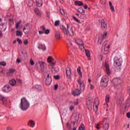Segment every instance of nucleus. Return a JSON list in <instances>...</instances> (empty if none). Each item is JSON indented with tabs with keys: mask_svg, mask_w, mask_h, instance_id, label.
<instances>
[{
	"mask_svg": "<svg viewBox=\"0 0 130 130\" xmlns=\"http://www.w3.org/2000/svg\"><path fill=\"white\" fill-rule=\"evenodd\" d=\"M30 107V103L25 98H22L20 100V103L19 104V108L23 111H26Z\"/></svg>",
	"mask_w": 130,
	"mask_h": 130,
	"instance_id": "obj_1",
	"label": "nucleus"
},
{
	"mask_svg": "<svg viewBox=\"0 0 130 130\" xmlns=\"http://www.w3.org/2000/svg\"><path fill=\"white\" fill-rule=\"evenodd\" d=\"M36 67L38 70L43 72L47 69V63L45 61L39 60L36 63Z\"/></svg>",
	"mask_w": 130,
	"mask_h": 130,
	"instance_id": "obj_2",
	"label": "nucleus"
},
{
	"mask_svg": "<svg viewBox=\"0 0 130 130\" xmlns=\"http://www.w3.org/2000/svg\"><path fill=\"white\" fill-rule=\"evenodd\" d=\"M44 77L46 80V84L48 85L51 83V75L50 74V72L47 70L44 73Z\"/></svg>",
	"mask_w": 130,
	"mask_h": 130,
	"instance_id": "obj_3",
	"label": "nucleus"
},
{
	"mask_svg": "<svg viewBox=\"0 0 130 130\" xmlns=\"http://www.w3.org/2000/svg\"><path fill=\"white\" fill-rule=\"evenodd\" d=\"M122 63H123V62L122 61V59L121 58H119L118 60H115L114 62V65L115 67H117L119 71L122 70V68H121V66H122Z\"/></svg>",
	"mask_w": 130,
	"mask_h": 130,
	"instance_id": "obj_4",
	"label": "nucleus"
},
{
	"mask_svg": "<svg viewBox=\"0 0 130 130\" xmlns=\"http://www.w3.org/2000/svg\"><path fill=\"white\" fill-rule=\"evenodd\" d=\"M101 86L103 88L108 86V77L107 76H104L101 81Z\"/></svg>",
	"mask_w": 130,
	"mask_h": 130,
	"instance_id": "obj_5",
	"label": "nucleus"
},
{
	"mask_svg": "<svg viewBox=\"0 0 130 130\" xmlns=\"http://www.w3.org/2000/svg\"><path fill=\"white\" fill-rule=\"evenodd\" d=\"M112 83L114 84V86L117 87L122 84V80L120 78H115L113 79Z\"/></svg>",
	"mask_w": 130,
	"mask_h": 130,
	"instance_id": "obj_6",
	"label": "nucleus"
},
{
	"mask_svg": "<svg viewBox=\"0 0 130 130\" xmlns=\"http://www.w3.org/2000/svg\"><path fill=\"white\" fill-rule=\"evenodd\" d=\"M108 32L107 31H106L104 32V34L102 35H100L99 36V39L98 40V44H102L103 40L106 38L107 36Z\"/></svg>",
	"mask_w": 130,
	"mask_h": 130,
	"instance_id": "obj_7",
	"label": "nucleus"
},
{
	"mask_svg": "<svg viewBox=\"0 0 130 130\" xmlns=\"http://www.w3.org/2000/svg\"><path fill=\"white\" fill-rule=\"evenodd\" d=\"M47 61L49 63L48 65V67L50 68V67L52 66H54L56 62L54 61V59L52 57V56H50L48 57L47 59Z\"/></svg>",
	"mask_w": 130,
	"mask_h": 130,
	"instance_id": "obj_8",
	"label": "nucleus"
},
{
	"mask_svg": "<svg viewBox=\"0 0 130 130\" xmlns=\"http://www.w3.org/2000/svg\"><path fill=\"white\" fill-rule=\"evenodd\" d=\"M23 31L24 32V34H29L30 33V26L29 23H26L23 27Z\"/></svg>",
	"mask_w": 130,
	"mask_h": 130,
	"instance_id": "obj_9",
	"label": "nucleus"
},
{
	"mask_svg": "<svg viewBox=\"0 0 130 130\" xmlns=\"http://www.w3.org/2000/svg\"><path fill=\"white\" fill-rule=\"evenodd\" d=\"M67 31L68 34L66 35L74 36V30H73V27L71 26L70 25L67 24Z\"/></svg>",
	"mask_w": 130,
	"mask_h": 130,
	"instance_id": "obj_10",
	"label": "nucleus"
},
{
	"mask_svg": "<svg viewBox=\"0 0 130 130\" xmlns=\"http://www.w3.org/2000/svg\"><path fill=\"white\" fill-rule=\"evenodd\" d=\"M99 23L101 24V28L103 30H106L107 29V23L105 21L104 19L99 20Z\"/></svg>",
	"mask_w": 130,
	"mask_h": 130,
	"instance_id": "obj_11",
	"label": "nucleus"
},
{
	"mask_svg": "<svg viewBox=\"0 0 130 130\" xmlns=\"http://www.w3.org/2000/svg\"><path fill=\"white\" fill-rule=\"evenodd\" d=\"M104 67L106 69V72L107 75H110V74H111V71L109 68V64H108V62H107V61H105Z\"/></svg>",
	"mask_w": 130,
	"mask_h": 130,
	"instance_id": "obj_12",
	"label": "nucleus"
},
{
	"mask_svg": "<svg viewBox=\"0 0 130 130\" xmlns=\"http://www.w3.org/2000/svg\"><path fill=\"white\" fill-rule=\"evenodd\" d=\"M66 76L68 79L72 80V72L69 67L66 68Z\"/></svg>",
	"mask_w": 130,
	"mask_h": 130,
	"instance_id": "obj_13",
	"label": "nucleus"
},
{
	"mask_svg": "<svg viewBox=\"0 0 130 130\" xmlns=\"http://www.w3.org/2000/svg\"><path fill=\"white\" fill-rule=\"evenodd\" d=\"M93 104V103L92 102V100H87L86 101V105L88 109L89 110H92V105Z\"/></svg>",
	"mask_w": 130,
	"mask_h": 130,
	"instance_id": "obj_14",
	"label": "nucleus"
},
{
	"mask_svg": "<svg viewBox=\"0 0 130 130\" xmlns=\"http://www.w3.org/2000/svg\"><path fill=\"white\" fill-rule=\"evenodd\" d=\"M2 91L4 93H8V92H11L12 91V89L9 85H6L3 88H2Z\"/></svg>",
	"mask_w": 130,
	"mask_h": 130,
	"instance_id": "obj_15",
	"label": "nucleus"
},
{
	"mask_svg": "<svg viewBox=\"0 0 130 130\" xmlns=\"http://www.w3.org/2000/svg\"><path fill=\"white\" fill-rule=\"evenodd\" d=\"M110 47V46L109 45H107V46L102 47V50L103 51H104V54H108V53H109Z\"/></svg>",
	"mask_w": 130,
	"mask_h": 130,
	"instance_id": "obj_16",
	"label": "nucleus"
},
{
	"mask_svg": "<svg viewBox=\"0 0 130 130\" xmlns=\"http://www.w3.org/2000/svg\"><path fill=\"white\" fill-rule=\"evenodd\" d=\"M27 124L28 126L33 128L35 126V121L34 120L29 119L28 121Z\"/></svg>",
	"mask_w": 130,
	"mask_h": 130,
	"instance_id": "obj_17",
	"label": "nucleus"
},
{
	"mask_svg": "<svg viewBox=\"0 0 130 130\" xmlns=\"http://www.w3.org/2000/svg\"><path fill=\"white\" fill-rule=\"evenodd\" d=\"M49 68L53 73H58V72H59V68L58 67H54L53 65H52Z\"/></svg>",
	"mask_w": 130,
	"mask_h": 130,
	"instance_id": "obj_18",
	"label": "nucleus"
},
{
	"mask_svg": "<svg viewBox=\"0 0 130 130\" xmlns=\"http://www.w3.org/2000/svg\"><path fill=\"white\" fill-rule=\"evenodd\" d=\"M16 72V70L13 69H9V71L7 73V77H12L14 75V73Z\"/></svg>",
	"mask_w": 130,
	"mask_h": 130,
	"instance_id": "obj_19",
	"label": "nucleus"
},
{
	"mask_svg": "<svg viewBox=\"0 0 130 130\" xmlns=\"http://www.w3.org/2000/svg\"><path fill=\"white\" fill-rule=\"evenodd\" d=\"M98 105H99V100H98V99H96L93 103L94 109H95H95L97 110V109H98Z\"/></svg>",
	"mask_w": 130,
	"mask_h": 130,
	"instance_id": "obj_20",
	"label": "nucleus"
},
{
	"mask_svg": "<svg viewBox=\"0 0 130 130\" xmlns=\"http://www.w3.org/2000/svg\"><path fill=\"white\" fill-rule=\"evenodd\" d=\"M75 42L77 45H78L79 48L82 49V40L80 39H76L75 40Z\"/></svg>",
	"mask_w": 130,
	"mask_h": 130,
	"instance_id": "obj_21",
	"label": "nucleus"
},
{
	"mask_svg": "<svg viewBox=\"0 0 130 130\" xmlns=\"http://www.w3.org/2000/svg\"><path fill=\"white\" fill-rule=\"evenodd\" d=\"M85 54L88 58V60H91V54L90 53V50H87L86 49H84Z\"/></svg>",
	"mask_w": 130,
	"mask_h": 130,
	"instance_id": "obj_22",
	"label": "nucleus"
},
{
	"mask_svg": "<svg viewBox=\"0 0 130 130\" xmlns=\"http://www.w3.org/2000/svg\"><path fill=\"white\" fill-rule=\"evenodd\" d=\"M38 48L43 51L46 50V46L44 44H40L38 46Z\"/></svg>",
	"mask_w": 130,
	"mask_h": 130,
	"instance_id": "obj_23",
	"label": "nucleus"
},
{
	"mask_svg": "<svg viewBox=\"0 0 130 130\" xmlns=\"http://www.w3.org/2000/svg\"><path fill=\"white\" fill-rule=\"evenodd\" d=\"M81 93V90L79 89H76L72 92V95L73 96H79Z\"/></svg>",
	"mask_w": 130,
	"mask_h": 130,
	"instance_id": "obj_24",
	"label": "nucleus"
},
{
	"mask_svg": "<svg viewBox=\"0 0 130 130\" xmlns=\"http://www.w3.org/2000/svg\"><path fill=\"white\" fill-rule=\"evenodd\" d=\"M7 29V24L0 23V30L1 31H6Z\"/></svg>",
	"mask_w": 130,
	"mask_h": 130,
	"instance_id": "obj_25",
	"label": "nucleus"
},
{
	"mask_svg": "<svg viewBox=\"0 0 130 130\" xmlns=\"http://www.w3.org/2000/svg\"><path fill=\"white\" fill-rule=\"evenodd\" d=\"M34 12L37 16H38L39 17H41V12L40 11V10H39V9L35 8L34 9Z\"/></svg>",
	"mask_w": 130,
	"mask_h": 130,
	"instance_id": "obj_26",
	"label": "nucleus"
},
{
	"mask_svg": "<svg viewBox=\"0 0 130 130\" xmlns=\"http://www.w3.org/2000/svg\"><path fill=\"white\" fill-rule=\"evenodd\" d=\"M36 5L37 7H42V5H43L42 0H36Z\"/></svg>",
	"mask_w": 130,
	"mask_h": 130,
	"instance_id": "obj_27",
	"label": "nucleus"
},
{
	"mask_svg": "<svg viewBox=\"0 0 130 130\" xmlns=\"http://www.w3.org/2000/svg\"><path fill=\"white\" fill-rule=\"evenodd\" d=\"M16 83H17V81H16L14 79L10 80L9 81L10 84L11 85V86H16Z\"/></svg>",
	"mask_w": 130,
	"mask_h": 130,
	"instance_id": "obj_28",
	"label": "nucleus"
},
{
	"mask_svg": "<svg viewBox=\"0 0 130 130\" xmlns=\"http://www.w3.org/2000/svg\"><path fill=\"white\" fill-rule=\"evenodd\" d=\"M60 29L61 31L64 32V34H66V35L67 34H68V29H67V28H66V27L62 25L60 26Z\"/></svg>",
	"mask_w": 130,
	"mask_h": 130,
	"instance_id": "obj_29",
	"label": "nucleus"
},
{
	"mask_svg": "<svg viewBox=\"0 0 130 130\" xmlns=\"http://www.w3.org/2000/svg\"><path fill=\"white\" fill-rule=\"evenodd\" d=\"M0 100H1L2 102H7V101H8V98L4 96V95H0Z\"/></svg>",
	"mask_w": 130,
	"mask_h": 130,
	"instance_id": "obj_30",
	"label": "nucleus"
},
{
	"mask_svg": "<svg viewBox=\"0 0 130 130\" xmlns=\"http://www.w3.org/2000/svg\"><path fill=\"white\" fill-rule=\"evenodd\" d=\"M82 68L81 67H78L77 69V72L79 75L80 76H82V71H81Z\"/></svg>",
	"mask_w": 130,
	"mask_h": 130,
	"instance_id": "obj_31",
	"label": "nucleus"
},
{
	"mask_svg": "<svg viewBox=\"0 0 130 130\" xmlns=\"http://www.w3.org/2000/svg\"><path fill=\"white\" fill-rule=\"evenodd\" d=\"M109 6L112 12H114V7H113V6H112V3H111V2H109Z\"/></svg>",
	"mask_w": 130,
	"mask_h": 130,
	"instance_id": "obj_32",
	"label": "nucleus"
},
{
	"mask_svg": "<svg viewBox=\"0 0 130 130\" xmlns=\"http://www.w3.org/2000/svg\"><path fill=\"white\" fill-rule=\"evenodd\" d=\"M110 99V95L107 94L106 96V102L107 103H108V102H109Z\"/></svg>",
	"mask_w": 130,
	"mask_h": 130,
	"instance_id": "obj_33",
	"label": "nucleus"
},
{
	"mask_svg": "<svg viewBox=\"0 0 130 130\" xmlns=\"http://www.w3.org/2000/svg\"><path fill=\"white\" fill-rule=\"evenodd\" d=\"M22 23V21L20 20L19 21H18V22L16 23V26L15 28L16 29H18L20 26V25H21V23Z\"/></svg>",
	"mask_w": 130,
	"mask_h": 130,
	"instance_id": "obj_34",
	"label": "nucleus"
},
{
	"mask_svg": "<svg viewBox=\"0 0 130 130\" xmlns=\"http://www.w3.org/2000/svg\"><path fill=\"white\" fill-rule=\"evenodd\" d=\"M23 35V32L20 30H17L16 31V36H22Z\"/></svg>",
	"mask_w": 130,
	"mask_h": 130,
	"instance_id": "obj_35",
	"label": "nucleus"
},
{
	"mask_svg": "<svg viewBox=\"0 0 130 130\" xmlns=\"http://www.w3.org/2000/svg\"><path fill=\"white\" fill-rule=\"evenodd\" d=\"M55 37L56 39H59L60 38V34H59V32H56L55 34Z\"/></svg>",
	"mask_w": 130,
	"mask_h": 130,
	"instance_id": "obj_36",
	"label": "nucleus"
},
{
	"mask_svg": "<svg viewBox=\"0 0 130 130\" xmlns=\"http://www.w3.org/2000/svg\"><path fill=\"white\" fill-rule=\"evenodd\" d=\"M59 24H60V21L59 20H56L55 21L54 26L57 27V26H59Z\"/></svg>",
	"mask_w": 130,
	"mask_h": 130,
	"instance_id": "obj_37",
	"label": "nucleus"
},
{
	"mask_svg": "<svg viewBox=\"0 0 130 130\" xmlns=\"http://www.w3.org/2000/svg\"><path fill=\"white\" fill-rule=\"evenodd\" d=\"M103 127L105 129H108L109 128V124L106 123L105 125H104Z\"/></svg>",
	"mask_w": 130,
	"mask_h": 130,
	"instance_id": "obj_38",
	"label": "nucleus"
},
{
	"mask_svg": "<svg viewBox=\"0 0 130 130\" xmlns=\"http://www.w3.org/2000/svg\"><path fill=\"white\" fill-rule=\"evenodd\" d=\"M75 6H82V2L80 1H75Z\"/></svg>",
	"mask_w": 130,
	"mask_h": 130,
	"instance_id": "obj_39",
	"label": "nucleus"
},
{
	"mask_svg": "<svg viewBox=\"0 0 130 130\" xmlns=\"http://www.w3.org/2000/svg\"><path fill=\"white\" fill-rule=\"evenodd\" d=\"M60 13L62 16H64L66 15V11L63 9H60Z\"/></svg>",
	"mask_w": 130,
	"mask_h": 130,
	"instance_id": "obj_40",
	"label": "nucleus"
},
{
	"mask_svg": "<svg viewBox=\"0 0 130 130\" xmlns=\"http://www.w3.org/2000/svg\"><path fill=\"white\" fill-rule=\"evenodd\" d=\"M129 105H130V100H127L126 102L125 107H129Z\"/></svg>",
	"mask_w": 130,
	"mask_h": 130,
	"instance_id": "obj_41",
	"label": "nucleus"
},
{
	"mask_svg": "<svg viewBox=\"0 0 130 130\" xmlns=\"http://www.w3.org/2000/svg\"><path fill=\"white\" fill-rule=\"evenodd\" d=\"M0 64L1 66H3V67H5L7 66V63H6V62L5 61H2V62H0Z\"/></svg>",
	"mask_w": 130,
	"mask_h": 130,
	"instance_id": "obj_42",
	"label": "nucleus"
},
{
	"mask_svg": "<svg viewBox=\"0 0 130 130\" xmlns=\"http://www.w3.org/2000/svg\"><path fill=\"white\" fill-rule=\"evenodd\" d=\"M50 32V30L49 29H45V31H44V33L46 35L49 34Z\"/></svg>",
	"mask_w": 130,
	"mask_h": 130,
	"instance_id": "obj_43",
	"label": "nucleus"
},
{
	"mask_svg": "<svg viewBox=\"0 0 130 130\" xmlns=\"http://www.w3.org/2000/svg\"><path fill=\"white\" fill-rule=\"evenodd\" d=\"M78 83L79 85H80V87L82 86V79L80 78L78 80Z\"/></svg>",
	"mask_w": 130,
	"mask_h": 130,
	"instance_id": "obj_44",
	"label": "nucleus"
},
{
	"mask_svg": "<svg viewBox=\"0 0 130 130\" xmlns=\"http://www.w3.org/2000/svg\"><path fill=\"white\" fill-rule=\"evenodd\" d=\"M30 66H34V61L33 60V59L30 58Z\"/></svg>",
	"mask_w": 130,
	"mask_h": 130,
	"instance_id": "obj_45",
	"label": "nucleus"
},
{
	"mask_svg": "<svg viewBox=\"0 0 130 130\" xmlns=\"http://www.w3.org/2000/svg\"><path fill=\"white\" fill-rule=\"evenodd\" d=\"M73 19H74V20H75V21H76V22H77V23H81L80 22V21L79 20V19H78V18H76V17H75V16H74L73 17Z\"/></svg>",
	"mask_w": 130,
	"mask_h": 130,
	"instance_id": "obj_46",
	"label": "nucleus"
},
{
	"mask_svg": "<svg viewBox=\"0 0 130 130\" xmlns=\"http://www.w3.org/2000/svg\"><path fill=\"white\" fill-rule=\"evenodd\" d=\"M107 46V41H106L103 43V45L102 47H106Z\"/></svg>",
	"mask_w": 130,
	"mask_h": 130,
	"instance_id": "obj_47",
	"label": "nucleus"
},
{
	"mask_svg": "<svg viewBox=\"0 0 130 130\" xmlns=\"http://www.w3.org/2000/svg\"><path fill=\"white\" fill-rule=\"evenodd\" d=\"M82 7H84V9H85V10H87V9H88V6L87 5H84V3H82Z\"/></svg>",
	"mask_w": 130,
	"mask_h": 130,
	"instance_id": "obj_48",
	"label": "nucleus"
},
{
	"mask_svg": "<svg viewBox=\"0 0 130 130\" xmlns=\"http://www.w3.org/2000/svg\"><path fill=\"white\" fill-rule=\"evenodd\" d=\"M17 41L18 42L19 44H22V40H21V39L18 38L17 39Z\"/></svg>",
	"mask_w": 130,
	"mask_h": 130,
	"instance_id": "obj_49",
	"label": "nucleus"
},
{
	"mask_svg": "<svg viewBox=\"0 0 130 130\" xmlns=\"http://www.w3.org/2000/svg\"><path fill=\"white\" fill-rule=\"evenodd\" d=\"M101 3L102 5H105V4H106V1L101 0Z\"/></svg>",
	"mask_w": 130,
	"mask_h": 130,
	"instance_id": "obj_50",
	"label": "nucleus"
},
{
	"mask_svg": "<svg viewBox=\"0 0 130 130\" xmlns=\"http://www.w3.org/2000/svg\"><path fill=\"white\" fill-rule=\"evenodd\" d=\"M75 107L71 106L70 107L69 109L71 110V111H72L73 109H74Z\"/></svg>",
	"mask_w": 130,
	"mask_h": 130,
	"instance_id": "obj_51",
	"label": "nucleus"
},
{
	"mask_svg": "<svg viewBox=\"0 0 130 130\" xmlns=\"http://www.w3.org/2000/svg\"><path fill=\"white\" fill-rule=\"evenodd\" d=\"M28 7H32V6H33V3L29 2L28 4Z\"/></svg>",
	"mask_w": 130,
	"mask_h": 130,
	"instance_id": "obj_52",
	"label": "nucleus"
},
{
	"mask_svg": "<svg viewBox=\"0 0 130 130\" xmlns=\"http://www.w3.org/2000/svg\"><path fill=\"white\" fill-rule=\"evenodd\" d=\"M54 79H55V80H58V79H59V76L58 75L54 76Z\"/></svg>",
	"mask_w": 130,
	"mask_h": 130,
	"instance_id": "obj_53",
	"label": "nucleus"
},
{
	"mask_svg": "<svg viewBox=\"0 0 130 130\" xmlns=\"http://www.w3.org/2000/svg\"><path fill=\"white\" fill-rule=\"evenodd\" d=\"M41 31H43L44 32L45 31V27L44 26H42L41 27Z\"/></svg>",
	"mask_w": 130,
	"mask_h": 130,
	"instance_id": "obj_54",
	"label": "nucleus"
},
{
	"mask_svg": "<svg viewBox=\"0 0 130 130\" xmlns=\"http://www.w3.org/2000/svg\"><path fill=\"white\" fill-rule=\"evenodd\" d=\"M44 34V31H43V30H39V34H40V35H42V34Z\"/></svg>",
	"mask_w": 130,
	"mask_h": 130,
	"instance_id": "obj_55",
	"label": "nucleus"
},
{
	"mask_svg": "<svg viewBox=\"0 0 130 130\" xmlns=\"http://www.w3.org/2000/svg\"><path fill=\"white\" fill-rule=\"evenodd\" d=\"M74 104L75 105H78V104H79V101L77 100L76 102L74 103Z\"/></svg>",
	"mask_w": 130,
	"mask_h": 130,
	"instance_id": "obj_56",
	"label": "nucleus"
},
{
	"mask_svg": "<svg viewBox=\"0 0 130 130\" xmlns=\"http://www.w3.org/2000/svg\"><path fill=\"white\" fill-rule=\"evenodd\" d=\"M17 82L19 83V84H22V80H21V79H17Z\"/></svg>",
	"mask_w": 130,
	"mask_h": 130,
	"instance_id": "obj_57",
	"label": "nucleus"
},
{
	"mask_svg": "<svg viewBox=\"0 0 130 130\" xmlns=\"http://www.w3.org/2000/svg\"><path fill=\"white\" fill-rule=\"evenodd\" d=\"M94 88H95V87L94 86V85L90 84V89H91V90H93L94 89Z\"/></svg>",
	"mask_w": 130,
	"mask_h": 130,
	"instance_id": "obj_58",
	"label": "nucleus"
},
{
	"mask_svg": "<svg viewBox=\"0 0 130 130\" xmlns=\"http://www.w3.org/2000/svg\"><path fill=\"white\" fill-rule=\"evenodd\" d=\"M86 30L87 31H90V30H91V27H90V26H88L87 27H86Z\"/></svg>",
	"mask_w": 130,
	"mask_h": 130,
	"instance_id": "obj_59",
	"label": "nucleus"
},
{
	"mask_svg": "<svg viewBox=\"0 0 130 130\" xmlns=\"http://www.w3.org/2000/svg\"><path fill=\"white\" fill-rule=\"evenodd\" d=\"M78 13H80V14H82V9L79 8L78 9Z\"/></svg>",
	"mask_w": 130,
	"mask_h": 130,
	"instance_id": "obj_60",
	"label": "nucleus"
},
{
	"mask_svg": "<svg viewBox=\"0 0 130 130\" xmlns=\"http://www.w3.org/2000/svg\"><path fill=\"white\" fill-rule=\"evenodd\" d=\"M24 44H25V45H27V44H28V40H26L24 41Z\"/></svg>",
	"mask_w": 130,
	"mask_h": 130,
	"instance_id": "obj_61",
	"label": "nucleus"
},
{
	"mask_svg": "<svg viewBox=\"0 0 130 130\" xmlns=\"http://www.w3.org/2000/svg\"><path fill=\"white\" fill-rule=\"evenodd\" d=\"M126 116H127V117H128V118H130V112L127 113Z\"/></svg>",
	"mask_w": 130,
	"mask_h": 130,
	"instance_id": "obj_62",
	"label": "nucleus"
},
{
	"mask_svg": "<svg viewBox=\"0 0 130 130\" xmlns=\"http://www.w3.org/2000/svg\"><path fill=\"white\" fill-rule=\"evenodd\" d=\"M82 130H86V128L85 127V126L84 125V124H82Z\"/></svg>",
	"mask_w": 130,
	"mask_h": 130,
	"instance_id": "obj_63",
	"label": "nucleus"
},
{
	"mask_svg": "<svg viewBox=\"0 0 130 130\" xmlns=\"http://www.w3.org/2000/svg\"><path fill=\"white\" fill-rule=\"evenodd\" d=\"M7 129H8V130H13V128H12L11 126H8L7 127Z\"/></svg>",
	"mask_w": 130,
	"mask_h": 130,
	"instance_id": "obj_64",
	"label": "nucleus"
}]
</instances>
